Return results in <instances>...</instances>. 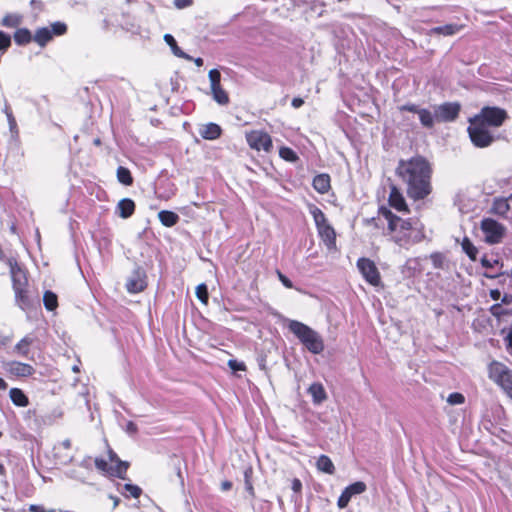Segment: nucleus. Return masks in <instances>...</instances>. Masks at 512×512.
Masks as SVG:
<instances>
[{
    "instance_id": "nucleus-6",
    "label": "nucleus",
    "mask_w": 512,
    "mask_h": 512,
    "mask_svg": "<svg viewBox=\"0 0 512 512\" xmlns=\"http://www.w3.org/2000/svg\"><path fill=\"white\" fill-rule=\"evenodd\" d=\"M489 378L512 398V370L505 364L493 361L488 367Z\"/></svg>"
},
{
    "instance_id": "nucleus-45",
    "label": "nucleus",
    "mask_w": 512,
    "mask_h": 512,
    "mask_svg": "<svg viewBox=\"0 0 512 512\" xmlns=\"http://www.w3.org/2000/svg\"><path fill=\"white\" fill-rule=\"evenodd\" d=\"M124 488L133 498H138L142 492L140 487L133 484H125Z\"/></svg>"
},
{
    "instance_id": "nucleus-14",
    "label": "nucleus",
    "mask_w": 512,
    "mask_h": 512,
    "mask_svg": "<svg viewBox=\"0 0 512 512\" xmlns=\"http://www.w3.org/2000/svg\"><path fill=\"white\" fill-rule=\"evenodd\" d=\"M367 486L362 481H357L347 486L338 498L337 505L340 509L348 506L351 498L366 491Z\"/></svg>"
},
{
    "instance_id": "nucleus-30",
    "label": "nucleus",
    "mask_w": 512,
    "mask_h": 512,
    "mask_svg": "<svg viewBox=\"0 0 512 512\" xmlns=\"http://www.w3.org/2000/svg\"><path fill=\"white\" fill-rule=\"evenodd\" d=\"M33 36L27 28H19L14 33V41L18 45H26L31 42Z\"/></svg>"
},
{
    "instance_id": "nucleus-43",
    "label": "nucleus",
    "mask_w": 512,
    "mask_h": 512,
    "mask_svg": "<svg viewBox=\"0 0 512 512\" xmlns=\"http://www.w3.org/2000/svg\"><path fill=\"white\" fill-rule=\"evenodd\" d=\"M251 469H246L244 472V482H245V488L248 491V493L253 497L254 496V488L251 481Z\"/></svg>"
},
{
    "instance_id": "nucleus-51",
    "label": "nucleus",
    "mask_w": 512,
    "mask_h": 512,
    "mask_svg": "<svg viewBox=\"0 0 512 512\" xmlns=\"http://www.w3.org/2000/svg\"><path fill=\"white\" fill-rule=\"evenodd\" d=\"M400 111H408L418 115L419 111L422 109L416 104H405L399 107Z\"/></svg>"
},
{
    "instance_id": "nucleus-17",
    "label": "nucleus",
    "mask_w": 512,
    "mask_h": 512,
    "mask_svg": "<svg viewBox=\"0 0 512 512\" xmlns=\"http://www.w3.org/2000/svg\"><path fill=\"white\" fill-rule=\"evenodd\" d=\"M221 133L222 129L216 123L205 124L199 129V134L206 140H215L221 136Z\"/></svg>"
},
{
    "instance_id": "nucleus-4",
    "label": "nucleus",
    "mask_w": 512,
    "mask_h": 512,
    "mask_svg": "<svg viewBox=\"0 0 512 512\" xmlns=\"http://www.w3.org/2000/svg\"><path fill=\"white\" fill-rule=\"evenodd\" d=\"M309 212L314 219L318 234L324 244L329 249L334 248L336 246V233L334 228L329 224L325 214L315 205L309 207Z\"/></svg>"
},
{
    "instance_id": "nucleus-1",
    "label": "nucleus",
    "mask_w": 512,
    "mask_h": 512,
    "mask_svg": "<svg viewBox=\"0 0 512 512\" xmlns=\"http://www.w3.org/2000/svg\"><path fill=\"white\" fill-rule=\"evenodd\" d=\"M431 173L430 164L421 156L400 160L396 168V175L406 185L407 195L415 201L431 193Z\"/></svg>"
},
{
    "instance_id": "nucleus-29",
    "label": "nucleus",
    "mask_w": 512,
    "mask_h": 512,
    "mask_svg": "<svg viewBox=\"0 0 512 512\" xmlns=\"http://www.w3.org/2000/svg\"><path fill=\"white\" fill-rule=\"evenodd\" d=\"M461 29L460 25L457 24H446L443 26L433 27L431 29L432 34L444 35V36H452L458 33Z\"/></svg>"
},
{
    "instance_id": "nucleus-19",
    "label": "nucleus",
    "mask_w": 512,
    "mask_h": 512,
    "mask_svg": "<svg viewBox=\"0 0 512 512\" xmlns=\"http://www.w3.org/2000/svg\"><path fill=\"white\" fill-rule=\"evenodd\" d=\"M313 188L320 194H325L329 191L330 185V176L328 174H319L313 178L312 182Z\"/></svg>"
},
{
    "instance_id": "nucleus-57",
    "label": "nucleus",
    "mask_w": 512,
    "mask_h": 512,
    "mask_svg": "<svg viewBox=\"0 0 512 512\" xmlns=\"http://www.w3.org/2000/svg\"><path fill=\"white\" fill-rule=\"evenodd\" d=\"M29 511L30 512H55L54 509H51V510H45L43 506L41 505H36V504H32L29 506Z\"/></svg>"
},
{
    "instance_id": "nucleus-20",
    "label": "nucleus",
    "mask_w": 512,
    "mask_h": 512,
    "mask_svg": "<svg viewBox=\"0 0 512 512\" xmlns=\"http://www.w3.org/2000/svg\"><path fill=\"white\" fill-rule=\"evenodd\" d=\"M308 393L311 395L314 404H321L327 398V394L323 385L318 382L310 385L308 388Z\"/></svg>"
},
{
    "instance_id": "nucleus-55",
    "label": "nucleus",
    "mask_w": 512,
    "mask_h": 512,
    "mask_svg": "<svg viewBox=\"0 0 512 512\" xmlns=\"http://www.w3.org/2000/svg\"><path fill=\"white\" fill-rule=\"evenodd\" d=\"M192 3H193V0H174V5L178 9H183V8L189 7L192 5Z\"/></svg>"
},
{
    "instance_id": "nucleus-22",
    "label": "nucleus",
    "mask_w": 512,
    "mask_h": 512,
    "mask_svg": "<svg viewBox=\"0 0 512 512\" xmlns=\"http://www.w3.org/2000/svg\"><path fill=\"white\" fill-rule=\"evenodd\" d=\"M164 41L171 48L172 53L175 56L186 60H192V56L188 55L187 53L181 50V48L177 45L175 38L171 34H165Z\"/></svg>"
},
{
    "instance_id": "nucleus-21",
    "label": "nucleus",
    "mask_w": 512,
    "mask_h": 512,
    "mask_svg": "<svg viewBox=\"0 0 512 512\" xmlns=\"http://www.w3.org/2000/svg\"><path fill=\"white\" fill-rule=\"evenodd\" d=\"M418 117L423 127L427 129H432L434 127V123L436 121L435 110L430 111L429 109L422 108L418 113Z\"/></svg>"
},
{
    "instance_id": "nucleus-44",
    "label": "nucleus",
    "mask_w": 512,
    "mask_h": 512,
    "mask_svg": "<svg viewBox=\"0 0 512 512\" xmlns=\"http://www.w3.org/2000/svg\"><path fill=\"white\" fill-rule=\"evenodd\" d=\"M380 216H382L384 218V220L387 221L388 225H389L391 220H393L395 217H397L388 208L383 207V206L379 208V217Z\"/></svg>"
},
{
    "instance_id": "nucleus-39",
    "label": "nucleus",
    "mask_w": 512,
    "mask_h": 512,
    "mask_svg": "<svg viewBox=\"0 0 512 512\" xmlns=\"http://www.w3.org/2000/svg\"><path fill=\"white\" fill-rule=\"evenodd\" d=\"M11 46V37L9 34L0 31V52L4 53Z\"/></svg>"
},
{
    "instance_id": "nucleus-48",
    "label": "nucleus",
    "mask_w": 512,
    "mask_h": 512,
    "mask_svg": "<svg viewBox=\"0 0 512 512\" xmlns=\"http://www.w3.org/2000/svg\"><path fill=\"white\" fill-rule=\"evenodd\" d=\"M5 113H6V116H7V120H8V123H9L10 130H11V132H13L17 128L16 120H15L11 110L7 106L5 107Z\"/></svg>"
},
{
    "instance_id": "nucleus-53",
    "label": "nucleus",
    "mask_w": 512,
    "mask_h": 512,
    "mask_svg": "<svg viewBox=\"0 0 512 512\" xmlns=\"http://www.w3.org/2000/svg\"><path fill=\"white\" fill-rule=\"evenodd\" d=\"M278 274V278L280 280V282L286 287V288H293V283L292 281L286 277L284 274H282L280 271L277 272Z\"/></svg>"
},
{
    "instance_id": "nucleus-26",
    "label": "nucleus",
    "mask_w": 512,
    "mask_h": 512,
    "mask_svg": "<svg viewBox=\"0 0 512 512\" xmlns=\"http://www.w3.org/2000/svg\"><path fill=\"white\" fill-rule=\"evenodd\" d=\"M34 338L31 336L23 337L14 347V351L23 357H27L30 352V346L33 344Z\"/></svg>"
},
{
    "instance_id": "nucleus-16",
    "label": "nucleus",
    "mask_w": 512,
    "mask_h": 512,
    "mask_svg": "<svg viewBox=\"0 0 512 512\" xmlns=\"http://www.w3.org/2000/svg\"><path fill=\"white\" fill-rule=\"evenodd\" d=\"M388 201L389 205L394 209L398 211H408L406 201L400 190L395 185H391Z\"/></svg>"
},
{
    "instance_id": "nucleus-46",
    "label": "nucleus",
    "mask_w": 512,
    "mask_h": 512,
    "mask_svg": "<svg viewBox=\"0 0 512 512\" xmlns=\"http://www.w3.org/2000/svg\"><path fill=\"white\" fill-rule=\"evenodd\" d=\"M228 366L233 371H244L246 369L245 364L243 362H239L235 359H230L228 361Z\"/></svg>"
},
{
    "instance_id": "nucleus-11",
    "label": "nucleus",
    "mask_w": 512,
    "mask_h": 512,
    "mask_svg": "<svg viewBox=\"0 0 512 512\" xmlns=\"http://www.w3.org/2000/svg\"><path fill=\"white\" fill-rule=\"evenodd\" d=\"M434 110L437 122H453L458 118L461 106L457 102H445L434 106Z\"/></svg>"
},
{
    "instance_id": "nucleus-3",
    "label": "nucleus",
    "mask_w": 512,
    "mask_h": 512,
    "mask_svg": "<svg viewBox=\"0 0 512 512\" xmlns=\"http://www.w3.org/2000/svg\"><path fill=\"white\" fill-rule=\"evenodd\" d=\"M8 264L10 267L12 287L15 293V302L19 308L26 310L32 305V300L27 291L28 279L26 273L15 260L9 259Z\"/></svg>"
},
{
    "instance_id": "nucleus-49",
    "label": "nucleus",
    "mask_w": 512,
    "mask_h": 512,
    "mask_svg": "<svg viewBox=\"0 0 512 512\" xmlns=\"http://www.w3.org/2000/svg\"><path fill=\"white\" fill-rule=\"evenodd\" d=\"M366 223H367V225H370L375 229L383 228V226H384V222L379 216L367 219Z\"/></svg>"
},
{
    "instance_id": "nucleus-18",
    "label": "nucleus",
    "mask_w": 512,
    "mask_h": 512,
    "mask_svg": "<svg viewBox=\"0 0 512 512\" xmlns=\"http://www.w3.org/2000/svg\"><path fill=\"white\" fill-rule=\"evenodd\" d=\"M119 216L123 219L131 217L135 211V203L130 198L121 199L117 204Z\"/></svg>"
},
{
    "instance_id": "nucleus-50",
    "label": "nucleus",
    "mask_w": 512,
    "mask_h": 512,
    "mask_svg": "<svg viewBox=\"0 0 512 512\" xmlns=\"http://www.w3.org/2000/svg\"><path fill=\"white\" fill-rule=\"evenodd\" d=\"M95 466L99 471L105 472L108 474V470L110 466L108 465L107 461L102 458H96L95 459Z\"/></svg>"
},
{
    "instance_id": "nucleus-42",
    "label": "nucleus",
    "mask_w": 512,
    "mask_h": 512,
    "mask_svg": "<svg viewBox=\"0 0 512 512\" xmlns=\"http://www.w3.org/2000/svg\"><path fill=\"white\" fill-rule=\"evenodd\" d=\"M20 23V19L16 15H6L2 19V25L5 27H16Z\"/></svg>"
},
{
    "instance_id": "nucleus-40",
    "label": "nucleus",
    "mask_w": 512,
    "mask_h": 512,
    "mask_svg": "<svg viewBox=\"0 0 512 512\" xmlns=\"http://www.w3.org/2000/svg\"><path fill=\"white\" fill-rule=\"evenodd\" d=\"M447 402L450 405H460L465 402V397L463 394H461L459 392H454V393L449 394V396L447 397Z\"/></svg>"
},
{
    "instance_id": "nucleus-23",
    "label": "nucleus",
    "mask_w": 512,
    "mask_h": 512,
    "mask_svg": "<svg viewBox=\"0 0 512 512\" xmlns=\"http://www.w3.org/2000/svg\"><path fill=\"white\" fill-rule=\"evenodd\" d=\"M161 224L165 227H173L179 221V216L173 211L162 210L158 213Z\"/></svg>"
},
{
    "instance_id": "nucleus-28",
    "label": "nucleus",
    "mask_w": 512,
    "mask_h": 512,
    "mask_svg": "<svg viewBox=\"0 0 512 512\" xmlns=\"http://www.w3.org/2000/svg\"><path fill=\"white\" fill-rule=\"evenodd\" d=\"M129 467V463L126 461H122L121 459L115 462L114 466H110L108 470V474L113 477H118L121 479H125V474Z\"/></svg>"
},
{
    "instance_id": "nucleus-62",
    "label": "nucleus",
    "mask_w": 512,
    "mask_h": 512,
    "mask_svg": "<svg viewBox=\"0 0 512 512\" xmlns=\"http://www.w3.org/2000/svg\"><path fill=\"white\" fill-rule=\"evenodd\" d=\"M500 300H501L500 304L509 305L512 303V294L505 293L503 296H501Z\"/></svg>"
},
{
    "instance_id": "nucleus-64",
    "label": "nucleus",
    "mask_w": 512,
    "mask_h": 512,
    "mask_svg": "<svg viewBox=\"0 0 512 512\" xmlns=\"http://www.w3.org/2000/svg\"><path fill=\"white\" fill-rule=\"evenodd\" d=\"M506 341H507V349H508L509 353L512 354V329L508 333V335L506 337Z\"/></svg>"
},
{
    "instance_id": "nucleus-24",
    "label": "nucleus",
    "mask_w": 512,
    "mask_h": 512,
    "mask_svg": "<svg viewBox=\"0 0 512 512\" xmlns=\"http://www.w3.org/2000/svg\"><path fill=\"white\" fill-rule=\"evenodd\" d=\"M9 396L12 403L18 407H26L29 404L28 397L19 388H11Z\"/></svg>"
},
{
    "instance_id": "nucleus-56",
    "label": "nucleus",
    "mask_w": 512,
    "mask_h": 512,
    "mask_svg": "<svg viewBox=\"0 0 512 512\" xmlns=\"http://www.w3.org/2000/svg\"><path fill=\"white\" fill-rule=\"evenodd\" d=\"M71 448V441L69 439H65L58 446H55V450H65L69 451Z\"/></svg>"
},
{
    "instance_id": "nucleus-27",
    "label": "nucleus",
    "mask_w": 512,
    "mask_h": 512,
    "mask_svg": "<svg viewBox=\"0 0 512 512\" xmlns=\"http://www.w3.org/2000/svg\"><path fill=\"white\" fill-rule=\"evenodd\" d=\"M317 469L326 474L332 475L335 472V466L327 455H321L316 462Z\"/></svg>"
},
{
    "instance_id": "nucleus-60",
    "label": "nucleus",
    "mask_w": 512,
    "mask_h": 512,
    "mask_svg": "<svg viewBox=\"0 0 512 512\" xmlns=\"http://www.w3.org/2000/svg\"><path fill=\"white\" fill-rule=\"evenodd\" d=\"M489 295H490L491 299L494 301H498L501 298V292L499 289L490 290Z\"/></svg>"
},
{
    "instance_id": "nucleus-15",
    "label": "nucleus",
    "mask_w": 512,
    "mask_h": 512,
    "mask_svg": "<svg viewBox=\"0 0 512 512\" xmlns=\"http://www.w3.org/2000/svg\"><path fill=\"white\" fill-rule=\"evenodd\" d=\"M4 370L15 377H29L34 374L35 369L32 365L19 361H8L3 364Z\"/></svg>"
},
{
    "instance_id": "nucleus-36",
    "label": "nucleus",
    "mask_w": 512,
    "mask_h": 512,
    "mask_svg": "<svg viewBox=\"0 0 512 512\" xmlns=\"http://www.w3.org/2000/svg\"><path fill=\"white\" fill-rule=\"evenodd\" d=\"M490 313L497 319H500L503 316L510 315L511 311L507 308H503L502 304L495 303L490 307Z\"/></svg>"
},
{
    "instance_id": "nucleus-7",
    "label": "nucleus",
    "mask_w": 512,
    "mask_h": 512,
    "mask_svg": "<svg viewBox=\"0 0 512 512\" xmlns=\"http://www.w3.org/2000/svg\"><path fill=\"white\" fill-rule=\"evenodd\" d=\"M487 127L498 128L509 118L505 109L497 106H484L480 112L473 116Z\"/></svg>"
},
{
    "instance_id": "nucleus-5",
    "label": "nucleus",
    "mask_w": 512,
    "mask_h": 512,
    "mask_svg": "<svg viewBox=\"0 0 512 512\" xmlns=\"http://www.w3.org/2000/svg\"><path fill=\"white\" fill-rule=\"evenodd\" d=\"M467 132L472 144L477 148H487L496 140V137L490 131L489 127L483 125L473 117L469 118Z\"/></svg>"
},
{
    "instance_id": "nucleus-59",
    "label": "nucleus",
    "mask_w": 512,
    "mask_h": 512,
    "mask_svg": "<svg viewBox=\"0 0 512 512\" xmlns=\"http://www.w3.org/2000/svg\"><path fill=\"white\" fill-rule=\"evenodd\" d=\"M497 209L501 212V213H505L509 210V204L507 203L506 200H503V201H500L498 204H497Z\"/></svg>"
},
{
    "instance_id": "nucleus-63",
    "label": "nucleus",
    "mask_w": 512,
    "mask_h": 512,
    "mask_svg": "<svg viewBox=\"0 0 512 512\" xmlns=\"http://www.w3.org/2000/svg\"><path fill=\"white\" fill-rule=\"evenodd\" d=\"M80 467H83L85 469H91V457L87 456L85 457L80 463Z\"/></svg>"
},
{
    "instance_id": "nucleus-9",
    "label": "nucleus",
    "mask_w": 512,
    "mask_h": 512,
    "mask_svg": "<svg viewBox=\"0 0 512 512\" xmlns=\"http://www.w3.org/2000/svg\"><path fill=\"white\" fill-rule=\"evenodd\" d=\"M481 230L488 244H498L505 234V227L492 218H485L481 221Z\"/></svg>"
},
{
    "instance_id": "nucleus-37",
    "label": "nucleus",
    "mask_w": 512,
    "mask_h": 512,
    "mask_svg": "<svg viewBox=\"0 0 512 512\" xmlns=\"http://www.w3.org/2000/svg\"><path fill=\"white\" fill-rule=\"evenodd\" d=\"M52 37L64 35L67 32V25L63 22L57 21L51 24L50 28Z\"/></svg>"
},
{
    "instance_id": "nucleus-61",
    "label": "nucleus",
    "mask_w": 512,
    "mask_h": 512,
    "mask_svg": "<svg viewBox=\"0 0 512 512\" xmlns=\"http://www.w3.org/2000/svg\"><path fill=\"white\" fill-rule=\"evenodd\" d=\"M304 104V100L299 97H295L292 99L291 105L293 108L298 109Z\"/></svg>"
},
{
    "instance_id": "nucleus-12",
    "label": "nucleus",
    "mask_w": 512,
    "mask_h": 512,
    "mask_svg": "<svg viewBox=\"0 0 512 512\" xmlns=\"http://www.w3.org/2000/svg\"><path fill=\"white\" fill-rule=\"evenodd\" d=\"M357 267L369 284L377 286L380 283V273L372 260L360 258L357 261Z\"/></svg>"
},
{
    "instance_id": "nucleus-54",
    "label": "nucleus",
    "mask_w": 512,
    "mask_h": 512,
    "mask_svg": "<svg viewBox=\"0 0 512 512\" xmlns=\"http://www.w3.org/2000/svg\"><path fill=\"white\" fill-rule=\"evenodd\" d=\"M498 263H499V261H498V260H493V261H491V260H489V259L487 258V256H483V257L481 258V265H482L483 267L487 268V269H491V268H493V267H494V265H496V264H498Z\"/></svg>"
},
{
    "instance_id": "nucleus-58",
    "label": "nucleus",
    "mask_w": 512,
    "mask_h": 512,
    "mask_svg": "<svg viewBox=\"0 0 512 512\" xmlns=\"http://www.w3.org/2000/svg\"><path fill=\"white\" fill-rule=\"evenodd\" d=\"M138 428H137V425L132 422V421H129L127 422L126 424V428H125V431L129 434H135L137 432Z\"/></svg>"
},
{
    "instance_id": "nucleus-47",
    "label": "nucleus",
    "mask_w": 512,
    "mask_h": 512,
    "mask_svg": "<svg viewBox=\"0 0 512 512\" xmlns=\"http://www.w3.org/2000/svg\"><path fill=\"white\" fill-rule=\"evenodd\" d=\"M280 155L282 158L290 161H294L297 158L295 152L290 148H282L280 150Z\"/></svg>"
},
{
    "instance_id": "nucleus-41",
    "label": "nucleus",
    "mask_w": 512,
    "mask_h": 512,
    "mask_svg": "<svg viewBox=\"0 0 512 512\" xmlns=\"http://www.w3.org/2000/svg\"><path fill=\"white\" fill-rule=\"evenodd\" d=\"M196 295L201 302L206 303L208 301V289L204 283L197 286Z\"/></svg>"
},
{
    "instance_id": "nucleus-35",
    "label": "nucleus",
    "mask_w": 512,
    "mask_h": 512,
    "mask_svg": "<svg viewBox=\"0 0 512 512\" xmlns=\"http://www.w3.org/2000/svg\"><path fill=\"white\" fill-rule=\"evenodd\" d=\"M55 458L59 464L68 465L73 461L74 456L69 451L55 450Z\"/></svg>"
},
{
    "instance_id": "nucleus-31",
    "label": "nucleus",
    "mask_w": 512,
    "mask_h": 512,
    "mask_svg": "<svg viewBox=\"0 0 512 512\" xmlns=\"http://www.w3.org/2000/svg\"><path fill=\"white\" fill-rule=\"evenodd\" d=\"M43 303L48 311H54L58 307V297L54 292L47 290L43 295Z\"/></svg>"
},
{
    "instance_id": "nucleus-25",
    "label": "nucleus",
    "mask_w": 512,
    "mask_h": 512,
    "mask_svg": "<svg viewBox=\"0 0 512 512\" xmlns=\"http://www.w3.org/2000/svg\"><path fill=\"white\" fill-rule=\"evenodd\" d=\"M52 38V32L48 27L37 29L33 36V40L41 47H44Z\"/></svg>"
},
{
    "instance_id": "nucleus-38",
    "label": "nucleus",
    "mask_w": 512,
    "mask_h": 512,
    "mask_svg": "<svg viewBox=\"0 0 512 512\" xmlns=\"http://www.w3.org/2000/svg\"><path fill=\"white\" fill-rule=\"evenodd\" d=\"M208 77H209V80H210V87L211 89L212 88H217L220 85V81H221V73L219 72V70L217 69H212L209 71V74H208Z\"/></svg>"
},
{
    "instance_id": "nucleus-8",
    "label": "nucleus",
    "mask_w": 512,
    "mask_h": 512,
    "mask_svg": "<svg viewBox=\"0 0 512 512\" xmlns=\"http://www.w3.org/2000/svg\"><path fill=\"white\" fill-rule=\"evenodd\" d=\"M387 230L394 234L393 240L399 246H406L411 243L412 222L410 219L404 220L397 216L390 221Z\"/></svg>"
},
{
    "instance_id": "nucleus-34",
    "label": "nucleus",
    "mask_w": 512,
    "mask_h": 512,
    "mask_svg": "<svg viewBox=\"0 0 512 512\" xmlns=\"http://www.w3.org/2000/svg\"><path fill=\"white\" fill-rule=\"evenodd\" d=\"M213 99L220 105H226L229 102L228 94L221 86L211 89Z\"/></svg>"
},
{
    "instance_id": "nucleus-13",
    "label": "nucleus",
    "mask_w": 512,
    "mask_h": 512,
    "mask_svg": "<svg viewBox=\"0 0 512 512\" xmlns=\"http://www.w3.org/2000/svg\"><path fill=\"white\" fill-rule=\"evenodd\" d=\"M126 289L129 293H140L147 287V275L143 268L136 267L127 278Z\"/></svg>"
},
{
    "instance_id": "nucleus-33",
    "label": "nucleus",
    "mask_w": 512,
    "mask_h": 512,
    "mask_svg": "<svg viewBox=\"0 0 512 512\" xmlns=\"http://www.w3.org/2000/svg\"><path fill=\"white\" fill-rule=\"evenodd\" d=\"M463 251L466 255L472 260L475 261L478 254V249L474 246V244L469 240V238L465 237L461 243Z\"/></svg>"
},
{
    "instance_id": "nucleus-52",
    "label": "nucleus",
    "mask_w": 512,
    "mask_h": 512,
    "mask_svg": "<svg viewBox=\"0 0 512 512\" xmlns=\"http://www.w3.org/2000/svg\"><path fill=\"white\" fill-rule=\"evenodd\" d=\"M507 275L506 272H501V273H496V274H493V273H490L488 271L484 272L483 273V276L485 278H489V279H499V283L502 284L504 282L505 279L502 280V278Z\"/></svg>"
},
{
    "instance_id": "nucleus-10",
    "label": "nucleus",
    "mask_w": 512,
    "mask_h": 512,
    "mask_svg": "<svg viewBox=\"0 0 512 512\" xmlns=\"http://www.w3.org/2000/svg\"><path fill=\"white\" fill-rule=\"evenodd\" d=\"M248 145L257 151L264 150L269 152L272 149L271 136L262 130H252L246 134Z\"/></svg>"
},
{
    "instance_id": "nucleus-32",
    "label": "nucleus",
    "mask_w": 512,
    "mask_h": 512,
    "mask_svg": "<svg viewBox=\"0 0 512 512\" xmlns=\"http://www.w3.org/2000/svg\"><path fill=\"white\" fill-rule=\"evenodd\" d=\"M116 176L117 180L123 185L130 186L133 183V177L131 175V172L126 167L119 166L117 168Z\"/></svg>"
},
{
    "instance_id": "nucleus-2",
    "label": "nucleus",
    "mask_w": 512,
    "mask_h": 512,
    "mask_svg": "<svg viewBox=\"0 0 512 512\" xmlns=\"http://www.w3.org/2000/svg\"><path fill=\"white\" fill-rule=\"evenodd\" d=\"M288 329L310 353L318 355L324 351L322 336L310 326L298 320H289Z\"/></svg>"
}]
</instances>
